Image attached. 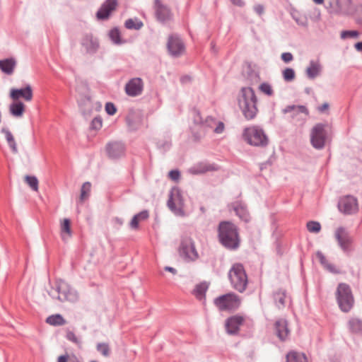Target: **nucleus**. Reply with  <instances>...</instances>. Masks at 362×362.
<instances>
[{"mask_svg": "<svg viewBox=\"0 0 362 362\" xmlns=\"http://www.w3.org/2000/svg\"><path fill=\"white\" fill-rule=\"evenodd\" d=\"M143 81L140 78H134L129 80L125 86L127 95L132 97L138 96L143 91Z\"/></svg>", "mask_w": 362, "mask_h": 362, "instance_id": "412c9836", "label": "nucleus"}, {"mask_svg": "<svg viewBox=\"0 0 362 362\" xmlns=\"http://www.w3.org/2000/svg\"><path fill=\"white\" fill-rule=\"evenodd\" d=\"M16 66V62L13 58L0 60V69L7 75H11L13 73Z\"/></svg>", "mask_w": 362, "mask_h": 362, "instance_id": "a878e982", "label": "nucleus"}, {"mask_svg": "<svg viewBox=\"0 0 362 362\" xmlns=\"http://www.w3.org/2000/svg\"><path fill=\"white\" fill-rule=\"evenodd\" d=\"M103 126V119L100 116L94 117L90 124V129L92 130H99Z\"/></svg>", "mask_w": 362, "mask_h": 362, "instance_id": "c03bdc74", "label": "nucleus"}, {"mask_svg": "<svg viewBox=\"0 0 362 362\" xmlns=\"http://www.w3.org/2000/svg\"><path fill=\"white\" fill-rule=\"evenodd\" d=\"M26 183L30 186V187L35 192L38 190V180L35 176L33 175H26L25 177Z\"/></svg>", "mask_w": 362, "mask_h": 362, "instance_id": "ea45409f", "label": "nucleus"}, {"mask_svg": "<svg viewBox=\"0 0 362 362\" xmlns=\"http://www.w3.org/2000/svg\"><path fill=\"white\" fill-rule=\"evenodd\" d=\"M259 90L265 93L267 95L272 96L274 94V90L270 84L268 83H262L259 87Z\"/></svg>", "mask_w": 362, "mask_h": 362, "instance_id": "de8ad7c7", "label": "nucleus"}, {"mask_svg": "<svg viewBox=\"0 0 362 362\" xmlns=\"http://www.w3.org/2000/svg\"><path fill=\"white\" fill-rule=\"evenodd\" d=\"M139 218V221H144L149 216L148 211L147 210H143L141 212L136 214Z\"/></svg>", "mask_w": 362, "mask_h": 362, "instance_id": "6e6d98bb", "label": "nucleus"}, {"mask_svg": "<svg viewBox=\"0 0 362 362\" xmlns=\"http://www.w3.org/2000/svg\"><path fill=\"white\" fill-rule=\"evenodd\" d=\"M254 10L257 14L262 15L264 12V6L261 4H257L255 6Z\"/></svg>", "mask_w": 362, "mask_h": 362, "instance_id": "e2e57ef3", "label": "nucleus"}, {"mask_svg": "<svg viewBox=\"0 0 362 362\" xmlns=\"http://www.w3.org/2000/svg\"><path fill=\"white\" fill-rule=\"evenodd\" d=\"M327 124L317 123L311 129L310 142L316 149H322L325 147L327 139Z\"/></svg>", "mask_w": 362, "mask_h": 362, "instance_id": "9d476101", "label": "nucleus"}, {"mask_svg": "<svg viewBox=\"0 0 362 362\" xmlns=\"http://www.w3.org/2000/svg\"><path fill=\"white\" fill-rule=\"evenodd\" d=\"M231 3L235 6L242 7L245 5V2L243 0H230Z\"/></svg>", "mask_w": 362, "mask_h": 362, "instance_id": "0e129e2a", "label": "nucleus"}, {"mask_svg": "<svg viewBox=\"0 0 362 362\" xmlns=\"http://www.w3.org/2000/svg\"><path fill=\"white\" fill-rule=\"evenodd\" d=\"M224 130V124L222 122H218L216 128L214 129V132L216 134H221Z\"/></svg>", "mask_w": 362, "mask_h": 362, "instance_id": "052dcab7", "label": "nucleus"}, {"mask_svg": "<svg viewBox=\"0 0 362 362\" xmlns=\"http://www.w3.org/2000/svg\"><path fill=\"white\" fill-rule=\"evenodd\" d=\"M295 76V71L292 68H286L283 71V78L285 81L291 82L294 80Z\"/></svg>", "mask_w": 362, "mask_h": 362, "instance_id": "37998d69", "label": "nucleus"}, {"mask_svg": "<svg viewBox=\"0 0 362 362\" xmlns=\"http://www.w3.org/2000/svg\"><path fill=\"white\" fill-rule=\"evenodd\" d=\"M128 129L135 132L143 126V115L140 111L130 110L126 117Z\"/></svg>", "mask_w": 362, "mask_h": 362, "instance_id": "a211bd4d", "label": "nucleus"}, {"mask_svg": "<svg viewBox=\"0 0 362 362\" xmlns=\"http://www.w3.org/2000/svg\"><path fill=\"white\" fill-rule=\"evenodd\" d=\"M1 132L4 134L7 143L12 141L14 137L11 131L7 128H2Z\"/></svg>", "mask_w": 362, "mask_h": 362, "instance_id": "3c124183", "label": "nucleus"}, {"mask_svg": "<svg viewBox=\"0 0 362 362\" xmlns=\"http://www.w3.org/2000/svg\"><path fill=\"white\" fill-rule=\"evenodd\" d=\"M110 40L117 45L121 44L120 32L117 28H114L109 33Z\"/></svg>", "mask_w": 362, "mask_h": 362, "instance_id": "58836bf2", "label": "nucleus"}, {"mask_svg": "<svg viewBox=\"0 0 362 362\" xmlns=\"http://www.w3.org/2000/svg\"><path fill=\"white\" fill-rule=\"evenodd\" d=\"M286 362H308V361L304 354L290 351L286 355Z\"/></svg>", "mask_w": 362, "mask_h": 362, "instance_id": "2f4dec72", "label": "nucleus"}, {"mask_svg": "<svg viewBox=\"0 0 362 362\" xmlns=\"http://www.w3.org/2000/svg\"><path fill=\"white\" fill-rule=\"evenodd\" d=\"M61 233L63 240L66 239L65 234H66L68 237H70L71 235V222L69 219H64V221L61 225Z\"/></svg>", "mask_w": 362, "mask_h": 362, "instance_id": "4c0bfd02", "label": "nucleus"}, {"mask_svg": "<svg viewBox=\"0 0 362 362\" xmlns=\"http://www.w3.org/2000/svg\"><path fill=\"white\" fill-rule=\"evenodd\" d=\"M359 33L357 30H344L341 33V38L346 39L348 37H357Z\"/></svg>", "mask_w": 362, "mask_h": 362, "instance_id": "09e8293b", "label": "nucleus"}, {"mask_svg": "<svg viewBox=\"0 0 362 362\" xmlns=\"http://www.w3.org/2000/svg\"><path fill=\"white\" fill-rule=\"evenodd\" d=\"M69 358V356L67 354L66 355H62L59 356L57 362H67Z\"/></svg>", "mask_w": 362, "mask_h": 362, "instance_id": "338daca9", "label": "nucleus"}, {"mask_svg": "<svg viewBox=\"0 0 362 362\" xmlns=\"http://www.w3.org/2000/svg\"><path fill=\"white\" fill-rule=\"evenodd\" d=\"M246 77L250 85L256 84L260 81L259 73L254 70L250 64L247 66Z\"/></svg>", "mask_w": 362, "mask_h": 362, "instance_id": "473e14b6", "label": "nucleus"}, {"mask_svg": "<svg viewBox=\"0 0 362 362\" xmlns=\"http://www.w3.org/2000/svg\"><path fill=\"white\" fill-rule=\"evenodd\" d=\"M117 4V0H105L96 13L98 19H107L111 13L116 9Z\"/></svg>", "mask_w": 362, "mask_h": 362, "instance_id": "aec40b11", "label": "nucleus"}, {"mask_svg": "<svg viewBox=\"0 0 362 362\" xmlns=\"http://www.w3.org/2000/svg\"><path fill=\"white\" fill-rule=\"evenodd\" d=\"M124 26L128 30H139L144 26V23L137 18H129L125 21Z\"/></svg>", "mask_w": 362, "mask_h": 362, "instance_id": "72a5a7b5", "label": "nucleus"}, {"mask_svg": "<svg viewBox=\"0 0 362 362\" xmlns=\"http://www.w3.org/2000/svg\"><path fill=\"white\" fill-rule=\"evenodd\" d=\"M207 289L208 286L206 283L199 284L196 285L193 291V294L196 296L197 298L202 299V298L205 297Z\"/></svg>", "mask_w": 362, "mask_h": 362, "instance_id": "c9c22d12", "label": "nucleus"}, {"mask_svg": "<svg viewBox=\"0 0 362 362\" xmlns=\"http://www.w3.org/2000/svg\"><path fill=\"white\" fill-rule=\"evenodd\" d=\"M338 208L344 214L356 213L358 209L357 199L351 195L345 196L339 199Z\"/></svg>", "mask_w": 362, "mask_h": 362, "instance_id": "4468645a", "label": "nucleus"}, {"mask_svg": "<svg viewBox=\"0 0 362 362\" xmlns=\"http://www.w3.org/2000/svg\"><path fill=\"white\" fill-rule=\"evenodd\" d=\"M357 12L358 13V21L359 23L362 24V5L359 6L357 9Z\"/></svg>", "mask_w": 362, "mask_h": 362, "instance_id": "69168bd1", "label": "nucleus"}, {"mask_svg": "<svg viewBox=\"0 0 362 362\" xmlns=\"http://www.w3.org/2000/svg\"><path fill=\"white\" fill-rule=\"evenodd\" d=\"M81 45L85 49L86 53L88 54H95L100 47V43L98 37L92 33H85L81 40Z\"/></svg>", "mask_w": 362, "mask_h": 362, "instance_id": "2eb2a0df", "label": "nucleus"}, {"mask_svg": "<svg viewBox=\"0 0 362 362\" xmlns=\"http://www.w3.org/2000/svg\"><path fill=\"white\" fill-rule=\"evenodd\" d=\"M168 175L172 180L177 181L180 178V173L178 170H172L169 172Z\"/></svg>", "mask_w": 362, "mask_h": 362, "instance_id": "864d4df0", "label": "nucleus"}, {"mask_svg": "<svg viewBox=\"0 0 362 362\" xmlns=\"http://www.w3.org/2000/svg\"><path fill=\"white\" fill-rule=\"evenodd\" d=\"M219 243L227 250H236L240 244L238 227L230 221H223L218 227Z\"/></svg>", "mask_w": 362, "mask_h": 362, "instance_id": "f257e3e1", "label": "nucleus"}, {"mask_svg": "<svg viewBox=\"0 0 362 362\" xmlns=\"http://www.w3.org/2000/svg\"><path fill=\"white\" fill-rule=\"evenodd\" d=\"M316 257L318 258L320 264L325 267L329 262L326 259L325 256L321 251H317L316 252Z\"/></svg>", "mask_w": 362, "mask_h": 362, "instance_id": "603ef678", "label": "nucleus"}, {"mask_svg": "<svg viewBox=\"0 0 362 362\" xmlns=\"http://www.w3.org/2000/svg\"><path fill=\"white\" fill-rule=\"evenodd\" d=\"M10 98L13 100L20 101V98H23L25 101H31L33 98V91L31 86L27 84L24 88H11L9 93Z\"/></svg>", "mask_w": 362, "mask_h": 362, "instance_id": "6ab92c4d", "label": "nucleus"}, {"mask_svg": "<svg viewBox=\"0 0 362 362\" xmlns=\"http://www.w3.org/2000/svg\"><path fill=\"white\" fill-rule=\"evenodd\" d=\"M25 105L21 101L14 100L9 105L10 114L16 117H21L25 112Z\"/></svg>", "mask_w": 362, "mask_h": 362, "instance_id": "bb28decb", "label": "nucleus"}, {"mask_svg": "<svg viewBox=\"0 0 362 362\" xmlns=\"http://www.w3.org/2000/svg\"><path fill=\"white\" fill-rule=\"evenodd\" d=\"M355 49L358 52H362V41L358 42L354 45Z\"/></svg>", "mask_w": 362, "mask_h": 362, "instance_id": "774afa93", "label": "nucleus"}, {"mask_svg": "<svg viewBox=\"0 0 362 362\" xmlns=\"http://www.w3.org/2000/svg\"><path fill=\"white\" fill-rule=\"evenodd\" d=\"M153 8L155 17L160 23L165 24L173 20V14L170 8L163 4L161 0H154Z\"/></svg>", "mask_w": 362, "mask_h": 362, "instance_id": "f8f14e48", "label": "nucleus"}, {"mask_svg": "<svg viewBox=\"0 0 362 362\" xmlns=\"http://www.w3.org/2000/svg\"><path fill=\"white\" fill-rule=\"evenodd\" d=\"M321 71V66L319 63L314 61L310 62V65L306 69V74L309 78L314 79Z\"/></svg>", "mask_w": 362, "mask_h": 362, "instance_id": "7c9ffc66", "label": "nucleus"}, {"mask_svg": "<svg viewBox=\"0 0 362 362\" xmlns=\"http://www.w3.org/2000/svg\"><path fill=\"white\" fill-rule=\"evenodd\" d=\"M329 108L328 103H324L322 105L317 107V110L320 113H324L327 111Z\"/></svg>", "mask_w": 362, "mask_h": 362, "instance_id": "bf43d9fd", "label": "nucleus"}, {"mask_svg": "<svg viewBox=\"0 0 362 362\" xmlns=\"http://www.w3.org/2000/svg\"><path fill=\"white\" fill-rule=\"evenodd\" d=\"M178 253L187 262H194L199 258V253L196 249L194 241L189 236L182 237L178 247Z\"/></svg>", "mask_w": 362, "mask_h": 362, "instance_id": "6e6552de", "label": "nucleus"}, {"mask_svg": "<svg viewBox=\"0 0 362 362\" xmlns=\"http://www.w3.org/2000/svg\"><path fill=\"white\" fill-rule=\"evenodd\" d=\"M324 267L332 273H339L338 270L335 268V266L329 262H328Z\"/></svg>", "mask_w": 362, "mask_h": 362, "instance_id": "13d9d810", "label": "nucleus"}, {"mask_svg": "<svg viewBox=\"0 0 362 362\" xmlns=\"http://www.w3.org/2000/svg\"><path fill=\"white\" fill-rule=\"evenodd\" d=\"M91 189V183L90 182H84L81 188V194L79 197V201L81 202H83L86 199H87L90 193Z\"/></svg>", "mask_w": 362, "mask_h": 362, "instance_id": "e433bc0d", "label": "nucleus"}, {"mask_svg": "<svg viewBox=\"0 0 362 362\" xmlns=\"http://www.w3.org/2000/svg\"><path fill=\"white\" fill-rule=\"evenodd\" d=\"M214 170V168L211 165L200 163L191 167L189 172L192 175H199Z\"/></svg>", "mask_w": 362, "mask_h": 362, "instance_id": "c756f323", "label": "nucleus"}, {"mask_svg": "<svg viewBox=\"0 0 362 362\" xmlns=\"http://www.w3.org/2000/svg\"><path fill=\"white\" fill-rule=\"evenodd\" d=\"M105 151L109 158L117 160L125 155V144L119 141L108 142L105 146Z\"/></svg>", "mask_w": 362, "mask_h": 362, "instance_id": "ddd939ff", "label": "nucleus"}, {"mask_svg": "<svg viewBox=\"0 0 362 362\" xmlns=\"http://www.w3.org/2000/svg\"><path fill=\"white\" fill-rule=\"evenodd\" d=\"M8 146L10 147L11 151L13 153H18V148H17V144L16 143V141L15 139H13L12 141L11 142H8Z\"/></svg>", "mask_w": 362, "mask_h": 362, "instance_id": "680f3d73", "label": "nucleus"}, {"mask_svg": "<svg viewBox=\"0 0 362 362\" xmlns=\"http://www.w3.org/2000/svg\"><path fill=\"white\" fill-rule=\"evenodd\" d=\"M243 139L251 146L264 147L268 144V137L264 130L257 127L252 126L244 129Z\"/></svg>", "mask_w": 362, "mask_h": 362, "instance_id": "423d86ee", "label": "nucleus"}, {"mask_svg": "<svg viewBox=\"0 0 362 362\" xmlns=\"http://www.w3.org/2000/svg\"><path fill=\"white\" fill-rule=\"evenodd\" d=\"M337 303L341 311L347 313L354 308L355 300L350 286L339 283L335 292Z\"/></svg>", "mask_w": 362, "mask_h": 362, "instance_id": "39448f33", "label": "nucleus"}, {"mask_svg": "<svg viewBox=\"0 0 362 362\" xmlns=\"http://www.w3.org/2000/svg\"><path fill=\"white\" fill-rule=\"evenodd\" d=\"M167 206L175 216H185L184 199L182 192L178 188H173L170 190Z\"/></svg>", "mask_w": 362, "mask_h": 362, "instance_id": "1a4fd4ad", "label": "nucleus"}, {"mask_svg": "<svg viewBox=\"0 0 362 362\" xmlns=\"http://www.w3.org/2000/svg\"><path fill=\"white\" fill-rule=\"evenodd\" d=\"M214 303L220 311H234L240 307L241 299L235 293L230 292L215 298Z\"/></svg>", "mask_w": 362, "mask_h": 362, "instance_id": "0eeeda50", "label": "nucleus"}, {"mask_svg": "<svg viewBox=\"0 0 362 362\" xmlns=\"http://www.w3.org/2000/svg\"><path fill=\"white\" fill-rule=\"evenodd\" d=\"M49 295L53 298H56L60 302L69 301L74 303L78 299L76 291L62 279H58L56 281L55 288L51 289Z\"/></svg>", "mask_w": 362, "mask_h": 362, "instance_id": "20e7f679", "label": "nucleus"}, {"mask_svg": "<svg viewBox=\"0 0 362 362\" xmlns=\"http://www.w3.org/2000/svg\"><path fill=\"white\" fill-rule=\"evenodd\" d=\"M139 218L136 215H134L130 222V227L132 229H137L139 228Z\"/></svg>", "mask_w": 362, "mask_h": 362, "instance_id": "4d7b16f0", "label": "nucleus"}, {"mask_svg": "<svg viewBox=\"0 0 362 362\" xmlns=\"http://www.w3.org/2000/svg\"><path fill=\"white\" fill-rule=\"evenodd\" d=\"M347 327L351 333L360 335L362 334L361 319L356 317H351L347 322Z\"/></svg>", "mask_w": 362, "mask_h": 362, "instance_id": "393cba45", "label": "nucleus"}, {"mask_svg": "<svg viewBox=\"0 0 362 362\" xmlns=\"http://www.w3.org/2000/svg\"><path fill=\"white\" fill-rule=\"evenodd\" d=\"M284 114L293 112L292 117H293L295 115H296L298 113H303L305 115H309V110L305 105H291L286 106L284 109L282 110Z\"/></svg>", "mask_w": 362, "mask_h": 362, "instance_id": "c85d7f7f", "label": "nucleus"}, {"mask_svg": "<svg viewBox=\"0 0 362 362\" xmlns=\"http://www.w3.org/2000/svg\"><path fill=\"white\" fill-rule=\"evenodd\" d=\"M66 339L76 345H81V341L76 336L74 332L67 330L66 333Z\"/></svg>", "mask_w": 362, "mask_h": 362, "instance_id": "49530a36", "label": "nucleus"}, {"mask_svg": "<svg viewBox=\"0 0 362 362\" xmlns=\"http://www.w3.org/2000/svg\"><path fill=\"white\" fill-rule=\"evenodd\" d=\"M281 58L284 62L288 63L293 60V57L291 52H284L281 54Z\"/></svg>", "mask_w": 362, "mask_h": 362, "instance_id": "5fc2aeb1", "label": "nucleus"}, {"mask_svg": "<svg viewBox=\"0 0 362 362\" xmlns=\"http://www.w3.org/2000/svg\"><path fill=\"white\" fill-rule=\"evenodd\" d=\"M229 208L233 209L239 218L245 223H249L251 220L247 206L242 202L237 201L231 203Z\"/></svg>", "mask_w": 362, "mask_h": 362, "instance_id": "4be33fe9", "label": "nucleus"}, {"mask_svg": "<svg viewBox=\"0 0 362 362\" xmlns=\"http://www.w3.org/2000/svg\"><path fill=\"white\" fill-rule=\"evenodd\" d=\"M96 349L105 357H108L110 355V349L107 343H98Z\"/></svg>", "mask_w": 362, "mask_h": 362, "instance_id": "79ce46f5", "label": "nucleus"}, {"mask_svg": "<svg viewBox=\"0 0 362 362\" xmlns=\"http://www.w3.org/2000/svg\"><path fill=\"white\" fill-rule=\"evenodd\" d=\"M197 116L199 118V119H194L195 123L203 124H205L206 126H208V127H212L213 124L216 123L215 119L214 117H207L206 118L205 121L203 122L202 120V118L200 117V113L199 112H197Z\"/></svg>", "mask_w": 362, "mask_h": 362, "instance_id": "a18cd8bd", "label": "nucleus"}, {"mask_svg": "<svg viewBox=\"0 0 362 362\" xmlns=\"http://www.w3.org/2000/svg\"><path fill=\"white\" fill-rule=\"evenodd\" d=\"M167 47L170 54L174 57L182 55L185 49V44L177 35H170L168 37Z\"/></svg>", "mask_w": 362, "mask_h": 362, "instance_id": "dca6fc26", "label": "nucleus"}, {"mask_svg": "<svg viewBox=\"0 0 362 362\" xmlns=\"http://www.w3.org/2000/svg\"><path fill=\"white\" fill-rule=\"evenodd\" d=\"M275 333L280 341L287 340L290 335L288 322L284 319H279L274 323Z\"/></svg>", "mask_w": 362, "mask_h": 362, "instance_id": "5701e85b", "label": "nucleus"}, {"mask_svg": "<svg viewBox=\"0 0 362 362\" xmlns=\"http://www.w3.org/2000/svg\"><path fill=\"white\" fill-rule=\"evenodd\" d=\"M351 4V0H332V12L336 14H348Z\"/></svg>", "mask_w": 362, "mask_h": 362, "instance_id": "b1692460", "label": "nucleus"}, {"mask_svg": "<svg viewBox=\"0 0 362 362\" xmlns=\"http://www.w3.org/2000/svg\"><path fill=\"white\" fill-rule=\"evenodd\" d=\"M306 228L309 232L317 233L321 230V225L317 221H310L307 223Z\"/></svg>", "mask_w": 362, "mask_h": 362, "instance_id": "a19ab883", "label": "nucleus"}, {"mask_svg": "<svg viewBox=\"0 0 362 362\" xmlns=\"http://www.w3.org/2000/svg\"><path fill=\"white\" fill-rule=\"evenodd\" d=\"M257 98L251 87H243L238 97V105L247 120L253 119L258 112Z\"/></svg>", "mask_w": 362, "mask_h": 362, "instance_id": "f03ea898", "label": "nucleus"}, {"mask_svg": "<svg viewBox=\"0 0 362 362\" xmlns=\"http://www.w3.org/2000/svg\"><path fill=\"white\" fill-rule=\"evenodd\" d=\"M231 287L239 293H243L248 285V277L241 263H234L228 273Z\"/></svg>", "mask_w": 362, "mask_h": 362, "instance_id": "7ed1b4c3", "label": "nucleus"}, {"mask_svg": "<svg viewBox=\"0 0 362 362\" xmlns=\"http://www.w3.org/2000/svg\"><path fill=\"white\" fill-rule=\"evenodd\" d=\"M105 108L107 114L109 115H114L117 112L116 106L111 102L107 103L105 104Z\"/></svg>", "mask_w": 362, "mask_h": 362, "instance_id": "8fccbe9b", "label": "nucleus"}, {"mask_svg": "<svg viewBox=\"0 0 362 362\" xmlns=\"http://www.w3.org/2000/svg\"><path fill=\"white\" fill-rule=\"evenodd\" d=\"M334 236L339 246L344 252H350L352 250L351 245L353 244L354 239L345 228L339 227L337 228Z\"/></svg>", "mask_w": 362, "mask_h": 362, "instance_id": "9b49d317", "label": "nucleus"}, {"mask_svg": "<svg viewBox=\"0 0 362 362\" xmlns=\"http://www.w3.org/2000/svg\"><path fill=\"white\" fill-rule=\"evenodd\" d=\"M46 322L50 325L61 326L66 323V320L60 314H56L49 316Z\"/></svg>", "mask_w": 362, "mask_h": 362, "instance_id": "f704fd0d", "label": "nucleus"}, {"mask_svg": "<svg viewBox=\"0 0 362 362\" xmlns=\"http://www.w3.org/2000/svg\"><path fill=\"white\" fill-rule=\"evenodd\" d=\"M286 291L280 288L273 293V298L275 305L279 309H282L286 305Z\"/></svg>", "mask_w": 362, "mask_h": 362, "instance_id": "cd10ccee", "label": "nucleus"}, {"mask_svg": "<svg viewBox=\"0 0 362 362\" xmlns=\"http://www.w3.org/2000/svg\"><path fill=\"white\" fill-rule=\"evenodd\" d=\"M245 318L239 315L228 317L225 321L226 332L229 335H238L240 327L243 325Z\"/></svg>", "mask_w": 362, "mask_h": 362, "instance_id": "f3484780", "label": "nucleus"}]
</instances>
